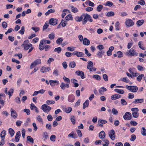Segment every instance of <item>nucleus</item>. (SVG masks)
<instances>
[{
	"instance_id": "nucleus-7",
	"label": "nucleus",
	"mask_w": 146,
	"mask_h": 146,
	"mask_svg": "<svg viewBox=\"0 0 146 146\" xmlns=\"http://www.w3.org/2000/svg\"><path fill=\"white\" fill-rule=\"evenodd\" d=\"M123 117L125 120H129L131 118V114L130 112H126L123 115Z\"/></svg>"
},
{
	"instance_id": "nucleus-2",
	"label": "nucleus",
	"mask_w": 146,
	"mask_h": 146,
	"mask_svg": "<svg viewBox=\"0 0 146 146\" xmlns=\"http://www.w3.org/2000/svg\"><path fill=\"white\" fill-rule=\"evenodd\" d=\"M41 109L46 113H48L51 110V108L46 104H44L41 106Z\"/></svg>"
},
{
	"instance_id": "nucleus-28",
	"label": "nucleus",
	"mask_w": 146,
	"mask_h": 146,
	"mask_svg": "<svg viewBox=\"0 0 146 146\" xmlns=\"http://www.w3.org/2000/svg\"><path fill=\"white\" fill-rule=\"evenodd\" d=\"M114 91L118 93L121 94H123L124 93V91L122 90H119L116 89L114 90Z\"/></svg>"
},
{
	"instance_id": "nucleus-8",
	"label": "nucleus",
	"mask_w": 146,
	"mask_h": 146,
	"mask_svg": "<svg viewBox=\"0 0 146 146\" xmlns=\"http://www.w3.org/2000/svg\"><path fill=\"white\" fill-rule=\"evenodd\" d=\"M125 25L127 27H131L134 25L133 21L131 19H129L126 20L125 22Z\"/></svg>"
},
{
	"instance_id": "nucleus-24",
	"label": "nucleus",
	"mask_w": 146,
	"mask_h": 146,
	"mask_svg": "<svg viewBox=\"0 0 146 146\" xmlns=\"http://www.w3.org/2000/svg\"><path fill=\"white\" fill-rule=\"evenodd\" d=\"M87 68L89 69L91 67H92L94 66L93 63L91 61H89L88 62Z\"/></svg>"
},
{
	"instance_id": "nucleus-3",
	"label": "nucleus",
	"mask_w": 146,
	"mask_h": 146,
	"mask_svg": "<svg viewBox=\"0 0 146 146\" xmlns=\"http://www.w3.org/2000/svg\"><path fill=\"white\" fill-rule=\"evenodd\" d=\"M126 88L133 92H136L138 90V88L136 86H128L127 85Z\"/></svg>"
},
{
	"instance_id": "nucleus-49",
	"label": "nucleus",
	"mask_w": 146,
	"mask_h": 146,
	"mask_svg": "<svg viewBox=\"0 0 146 146\" xmlns=\"http://www.w3.org/2000/svg\"><path fill=\"white\" fill-rule=\"evenodd\" d=\"M50 139L52 141H55L56 140V136L54 135H52L50 136Z\"/></svg>"
},
{
	"instance_id": "nucleus-17",
	"label": "nucleus",
	"mask_w": 146,
	"mask_h": 146,
	"mask_svg": "<svg viewBox=\"0 0 146 146\" xmlns=\"http://www.w3.org/2000/svg\"><path fill=\"white\" fill-rule=\"evenodd\" d=\"M49 83L51 86H54L56 84V83L57 84H59V81L56 80H49Z\"/></svg>"
},
{
	"instance_id": "nucleus-27",
	"label": "nucleus",
	"mask_w": 146,
	"mask_h": 146,
	"mask_svg": "<svg viewBox=\"0 0 146 146\" xmlns=\"http://www.w3.org/2000/svg\"><path fill=\"white\" fill-rule=\"evenodd\" d=\"M72 15L70 14H69L67 15L65 18V20L66 21H68L70 20H72Z\"/></svg>"
},
{
	"instance_id": "nucleus-41",
	"label": "nucleus",
	"mask_w": 146,
	"mask_h": 146,
	"mask_svg": "<svg viewBox=\"0 0 146 146\" xmlns=\"http://www.w3.org/2000/svg\"><path fill=\"white\" fill-rule=\"evenodd\" d=\"M46 103V104L49 105L50 104H53L55 103V102L53 100H47Z\"/></svg>"
},
{
	"instance_id": "nucleus-43",
	"label": "nucleus",
	"mask_w": 146,
	"mask_h": 146,
	"mask_svg": "<svg viewBox=\"0 0 146 146\" xmlns=\"http://www.w3.org/2000/svg\"><path fill=\"white\" fill-rule=\"evenodd\" d=\"M49 24L47 22H46L44 25L43 27V30L44 31L47 29L49 26Z\"/></svg>"
},
{
	"instance_id": "nucleus-54",
	"label": "nucleus",
	"mask_w": 146,
	"mask_h": 146,
	"mask_svg": "<svg viewBox=\"0 0 146 146\" xmlns=\"http://www.w3.org/2000/svg\"><path fill=\"white\" fill-rule=\"evenodd\" d=\"M121 80L125 82L128 83L129 82V80L127 77H124Z\"/></svg>"
},
{
	"instance_id": "nucleus-42",
	"label": "nucleus",
	"mask_w": 146,
	"mask_h": 146,
	"mask_svg": "<svg viewBox=\"0 0 146 146\" xmlns=\"http://www.w3.org/2000/svg\"><path fill=\"white\" fill-rule=\"evenodd\" d=\"M37 120L39 122H41V123H42L43 124V121L40 115H38L36 117Z\"/></svg>"
},
{
	"instance_id": "nucleus-21",
	"label": "nucleus",
	"mask_w": 146,
	"mask_h": 146,
	"mask_svg": "<svg viewBox=\"0 0 146 146\" xmlns=\"http://www.w3.org/2000/svg\"><path fill=\"white\" fill-rule=\"evenodd\" d=\"M32 46V44H31L29 43L24 45V46L22 47H24V50H28L30 47H31Z\"/></svg>"
},
{
	"instance_id": "nucleus-48",
	"label": "nucleus",
	"mask_w": 146,
	"mask_h": 146,
	"mask_svg": "<svg viewBox=\"0 0 146 146\" xmlns=\"http://www.w3.org/2000/svg\"><path fill=\"white\" fill-rule=\"evenodd\" d=\"M121 102L122 105H126L127 104V102L124 99H121Z\"/></svg>"
},
{
	"instance_id": "nucleus-57",
	"label": "nucleus",
	"mask_w": 146,
	"mask_h": 146,
	"mask_svg": "<svg viewBox=\"0 0 146 146\" xmlns=\"http://www.w3.org/2000/svg\"><path fill=\"white\" fill-rule=\"evenodd\" d=\"M136 138V136L135 135L132 134L131 135V137L130 139V140L131 141H134L135 139Z\"/></svg>"
},
{
	"instance_id": "nucleus-60",
	"label": "nucleus",
	"mask_w": 146,
	"mask_h": 146,
	"mask_svg": "<svg viewBox=\"0 0 146 146\" xmlns=\"http://www.w3.org/2000/svg\"><path fill=\"white\" fill-rule=\"evenodd\" d=\"M72 47L73 48H72L71 47H68L67 48V49L68 51H73L75 50V48L73 47Z\"/></svg>"
},
{
	"instance_id": "nucleus-15",
	"label": "nucleus",
	"mask_w": 146,
	"mask_h": 146,
	"mask_svg": "<svg viewBox=\"0 0 146 146\" xmlns=\"http://www.w3.org/2000/svg\"><path fill=\"white\" fill-rule=\"evenodd\" d=\"M121 97V95L117 94L112 96L111 97V99L112 100H114L120 98Z\"/></svg>"
},
{
	"instance_id": "nucleus-39",
	"label": "nucleus",
	"mask_w": 146,
	"mask_h": 146,
	"mask_svg": "<svg viewBox=\"0 0 146 146\" xmlns=\"http://www.w3.org/2000/svg\"><path fill=\"white\" fill-rule=\"evenodd\" d=\"M71 8L72 9L71 10L72 12L76 13L78 12V9L74 7L73 6H71Z\"/></svg>"
},
{
	"instance_id": "nucleus-30",
	"label": "nucleus",
	"mask_w": 146,
	"mask_h": 146,
	"mask_svg": "<svg viewBox=\"0 0 146 146\" xmlns=\"http://www.w3.org/2000/svg\"><path fill=\"white\" fill-rule=\"evenodd\" d=\"M9 132L11 136V137H13L15 133L14 131L12 128H10L9 129Z\"/></svg>"
},
{
	"instance_id": "nucleus-44",
	"label": "nucleus",
	"mask_w": 146,
	"mask_h": 146,
	"mask_svg": "<svg viewBox=\"0 0 146 146\" xmlns=\"http://www.w3.org/2000/svg\"><path fill=\"white\" fill-rule=\"evenodd\" d=\"M25 32V27L22 26L21 27V29L19 31V33L21 34L22 35Z\"/></svg>"
},
{
	"instance_id": "nucleus-40",
	"label": "nucleus",
	"mask_w": 146,
	"mask_h": 146,
	"mask_svg": "<svg viewBox=\"0 0 146 146\" xmlns=\"http://www.w3.org/2000/svg\"><path fill=\"white\" fill-rule=\"evenodd\" d=\"M14 90L13 89L11 88L8 92V94L9 96V98L12 96V94Z\"/></svg>"
},
{
	"instance_id": "nucleus-58",
	"label": "nucleus",
	"mask_w": 146,
	"mask_h": 146,
	"mask_svg": "<svg viewBox=\"0 0 146 146\" xmlns=\"http://www.w3.org/2000/svg\"><path fill=\"white\" fill-rule=\"evenodd\" d=\"M46 128L48 130H50L52 128L51 125L50 123H48L46 124Z\"/></svg>"
},
{
	"instance_id": "nucleus-10",
	"label": "nucleus",
	"mask_w": 146,
	"mask_h": 146,
	"mask_svg": "<svg viewBox=\"0 0 146 146\" xmlns=\"http://www.w3.org/2000/svg\"><path fill=\"white\" fill-rule=\"evenodd\" d=\"M58 20L55 19L51 18L49 21L50 24L53 25H56L58 23Z\"/></svg>"
},
{
	"instance_id": "nucleus-47",
	"label": "nucleus",
	"mask_w": 146,
	"mask_h": 146,
	"mask_svg": "<svg viewBox=\"0 0 146 146\" xmlns=\"http://www.w3.org/2000/svg\"><path fill=\"white\" fill-rule=\"evenodd\" d=\"M119 23L118 21H117L115 23V30L117 31H118L119 30Z\"/></svg>"
},
{
	"instance_id": "nucleus-35",
	"label": "nucleus",
	"mask_w": 146,
	"mask_h": 146,
	"mask_svg": "<svg viewBox=\"0 0 146 146\" xmlns=\"http://www.w3.org/2000/svg\"><path fill=\"white\" fill-rule=\"evenodd\" d=\"M27 139L28 141H29L31 142L32 143H34V140L30 136H29L27 137Z\"/></svg>"
},
{
	"instance_id": "nucleus-6",
	"label": "nucleus",
	"mask_w": 146,
	"mask_h": 146,
	"mask_svg": "<svg viewBox=\"0 0 146 146\" xmlns=\"http://www.w3.org/2000/svg\"><path fill=\"white\" fill-rule=\"evenodd\" d=\"M128 53L129 55H131L133 56H137L138 54V53L135 52V50L133 48H131L129 51V52Z\"/></svg>"
},
{
	"instance_id": "nucleus-14",
	"label": "nucleus",
	"mask_w": 146,
	"mask_h": 146,
	"mask_svg": "<svg viewBox=\"0 0 146 146\" xmlns=\"http://www.w3.org/2000/svg\"><path fill=\"white\" fill-rule=\"evenodd\" d=\"M21 136V132L20 131H18L17 133L15 136V141L16 142H18L19 140V137Z\"/></svg>"
},
{
	"instance_id": "nucleus-32",
	"label": "nucleus",
	"mask_w": 146,
	"mask_h": 146,
	"mask_svg": "<svg viewBox=\"0 0 146 146\" xmlns=\"http://www.w3.org/2000/svg\"><path fill=\"white\" fill-rule=\"evenodd\" d=\"M72 111V108L71 107H68L65 109V111L67 113H70Z\"/></svg>"
},
{
	"instance_id": "nucleus-46",
	"label": "nucleus",
	"mask_w": 146,
	"mask_h": 146,
	"mask_svg": "<svg viewBox=\"0 0 146 146\" xmlns=\"http://www.w3.org/2000/svg\"><path fill=\"white\" fill-rule=\"evenodd\" d=\"M106 6H108L109 7H111L113 5V3L110 1H108L107 2L106 4L105 5Z\"/></svg>"
},
{
	"instance_id": "nucleus-38",
	"label": "nucleus",
	"mask_w": 146,
	"mask_h": 146,
	"mask_svg": "<svg viewBox=\"0 0 146 146\" xmlns=\"http://www.w3.org/2000/svg\"><path fill=\"white\" fill-rule=\"evenodd\" d=\"M144 76V75L143 74H141L137 77V80L139 82H140L142 79V77H143Z\"/></svg>"
},
{
	"instance_id": "nucleus-29",
	"label": "nucleus",
	"mask_w": 146,
	"mask_h": 146,
	"mask_svg": "<svg viewBox=\"0 0 146 146\" xmlns=\"http://www.w3.org/2000/svg\"><path fill=\"white\" fill-rule=\"evenodd\" d=\"M48 38L50 40H53L55 36V34L54 33H52L49 34L48 35Z\"/></svg>"
},
{
	"instance_id": "nucleus-12",
	"label": "nucleus",
	"mask_w": 146,
	"mask_h": 146,
	"mask_svg": "<svg viewBox=\"0 0 146 146\" xmlns=\"http://www.w3.org/2000/svg\"><path fill=\"white\" fill-rule=\"evenodd\" d=\"M11 116L14 119L16 118L18 115L16 111L12 108L11 109Z\"/></svg>"
},
{
	"instance_id": "nucleus-9",
	"label": "nucleus",
	"mask_w": 146,
	"mask_h": 146,
	"mask_svg": "<svg viewBox=\"0 0 146 146\" xmlns=\"http://www.w3.org/2000/svg\"><path fill=\"white\" fill-rule=\"evenodd\" d=\"M75 73L77 75L80 76L82 79L85 78L84 76V74L83 72L81 71L78 70L76 71Z\"/></svg>"
},
{
	"instance_id": "nucleus-5",
	"label": "nucleus",
	"mask_w": 146,
	"mask_h": 146,
	"mask_svg": "<svg viewBox=\"0 0 146 146\" xmlns=\"http://www.w3.org/2000/svg\"><path fill=\"white\" fill-rule=\"evenodd\" d=\"M111 139L114 140L116 136L115 133L114 131L113 130H111L108 133Z\"/></svg>"
},
{
	"instance_id": "nucleus-50",
	"label": "nucleus",
	"mask_w": 146,
	"mask_h": 146,
	"mask_svg": "<svg viewBox=\"0 0 146 146\" xmlns=\"http://www.w3.org/2000/svg\"><path fill=\"white\" fill-rule=\"evenodd\" d=\"M70 120L73 124L75 123V119L74 116H72L70 118Z\"/></svg>"
},
{
	"instance_id": "nucleus-34",
	"label": "nucleus",
	"mask_w": 146,
	"mask_h": 146,
	"mask_svg": "<svg viewBox=\"0 0 146 146\" xmlns=\"http://www.w3.org/2000/svg\"><path fill=\"white\" fill-rule=\"evenodd\" d=\"M107 91V89L104 88V87H102L101 88H100L99 91L100 94H102V93L103 92H105Z\"/></svg>"
},
{
	"instance_id": "nucleus-23",
	"label": "nucleus",
	"mask_w": 146,
	"mask_h": 146,
	"mask_svg": "<svg viewBox=\"0 0 146 146\" xmlns=\"http://www.w3.org/2000/svg\"><path fill=\"white\" fill-rule=\"evenodd\" d=\"M48 69H49L50 70L49 68H46L43 67L41 69L40 71L41 72L44 73L47 72H48L49 71Z\"/></svg>"
},
{
	"instance_id": "nucleus-26",
	"label": "nucleus",
	"mask_w": 146,
	"mask_h": 146,
	"mask_svg": "<svg viewBox=\"0 0 146 146\" xmlns=\"http://www.w3.org/2000/svg\"><path fill=\"white\" fill-rule=\"evenodd\" d=\"M69 66L71 68H74L76 66V63L74 61L71 62H70Z\"/></svg>"
},
{
	"instance_id": "nucleus-64",
	"label": "nucleus",
	"mask_w": 146,
	"mask_h": 146,
	"mask_svg": "<svg viewBox=\"0 0 146 146\" xmlns=\"http://www.w3.org/2000/svg\"><path fill=\"white\" fill-rule=\"evenodd\" d=\"M15 102H16L18 104H20L21 103V100L20 98L18 97H17L15 99Z\"/></svg>"
},
{
	"instance_id": "nucleus-13",
	"label": "nucleus",
	"mask_w": 146,
	"mask_h": 146,
	"mask_svg": "<svg viewBox=\"0 0 146 146\" xmlns=\"http://www.w3.org/2000/svg\"><path fill=\"white\" fill-rule=\"evenodd\" d=\"M6 135V131L5 130L3 131L1 133V137L2 138V141H3V144H4V140L5 136Z\"/></svg>"
},
{
	"instance_id": "nucleus-25",
	"label": "nucleus",
	"mask_w": 146,
	"mask_h": 146,
	"mask_svg": "<svg viewBox=\"0 0 146 146\" xmlns=\"http://www.w3.org/2000/svg\"><path fill=\"white\" fill-rule=\"evenodd\" d=\"M89 101L87 100H86L83 104V109H85L87 107H88L89 105Z\"/></svg>"
},
{
	"instance_id": "nucleus-16",
	"label": "nucleus",
	"mask_w": 146,
	"mask_h": 146,
	"mask_svg": "<svg viewBox=\"0 0 146 146\" xmlns=\"http://www.w3.org/2000/svg\"><path fill=\"white\" fill-rule=\"evenodd\" d=\"M143 102V99H135L133 103L134 104H136L139 103H141Z\"/></svg>"
},
{
	"instance_id": "nucleus-56",
	"label": "nucleus",
	"mask_w": 146,
	"mask_h": 146,
	"mask_svg": "<svg viewBox=\"0 0 146 146\" xmlns=\"http://www.w3.org/2000/svg\"><path fill=\"white\" fill-rule=\"evenodd\" d=\"M31 29L36 33L40 30V29L39 27H32Z\"/></svg>"
},
{
	"instance_id": "nucleus-37",
	"label": "nucleus",
	"mask_w": 146,
	"mask_h": 146,
	"mask_svg": "<svg viewBox=\"0 0 146 146\" xmlns=\"http://www.w3.org/2000/svg\"><path fill=\"white\" fill-rule=\"evenodd\" d=\"M93 78H94L98 80H101V78L99 75H94L93 76Z\"/></svg>"
},
{
	"instance_id": "nucleus-62",
	"label": "nucleus",
	"mask_w": 146,
	"mask_h": 146,
	"mask_svg": "<svg viewBox=\"0 0 146 146\" xmlns=\"http://www.w3.org/2000/svg\"><path fill=\"white\" fill-rule=\"evenodd\" d=\"M63 79L68 84L70 83V80L68 78H67L65 76H64L63 77Z\"/></svg>"
},
{
	"instance_id": "nucleus-20",
	"label": "nucleus",
	"mask_w": 146,
	"mask_h": 146,
	"mask_svg": "<svg viewBox=\"0 0 146 146\" xmlns=\"http://www.w3.org/2000/svg\"><path fill=\"white\" fill-rule=\"evenodd\" d=\"M74 96L72 95H70L68 97V100L70 102H74Z\"/></svg>"
},
{
	"instance_id": "nucleus-61",
	"label": "nucleus",
	"mask_w": 146,
	"mask_h": 146,
	"mask_svg": "<svg viewBox=\"0 0 146 146\" xmlns=\"http://www.w3.org/2000/svg\"><path fill=\"white\" fill-rule=\"evenodd\" d=\"M84 55V54L82 52H78L76 56L78 57H81L83 56Z\"/></svg>"
},
{
	"instance_id": "nucleus-36",
	"label": "nucleus",
	"mask_w": 146,
	"mask_h": 146,
	"mask_svg": "<svg viewBox=\"0 0 146 146\" xmlns=\"http://www.w3.org/2000/svg\"><path fill=\"white\" fill-rule=\"evenodd\" d=\"M62 49L61 47H58L55 48L54 51L55 52H57L58 53H59L61 52Z\"/></svg>"
},
{
	"instance_id": "nucleus-1",
	"label": "nucleus",
	"mask_w": 146,
	"mask_h": 146,
	"mask_svg": "<svg viewBox=\"0 0 146 146\" xmlns=\"http://www.w3.org/2000/svg\"><path fill=\"white\" fill-rule=\"evenodd\" d=\"M93 20L91 16L88 14H85V16L82 20V24L85 25L87 21L90 22H93Z\"/></svg>"
},
{
	"instance_id": "nucleus-52",
	"label": "nucleus",
	"mask_w": 146,
	"mask_h": 146,
	"mask_svg": "<svg viewBox=\"0 0 146 146\" xmlns=\"http://www.w3.org/2000/svg\"><path fill=\"white\" fill-rule=\"evenodd\" d=\"M117 54L118 57L119 58L122 57L123 56V53L120 51H118Z\"/></svg>"
},
{
	"instance_id": "nucleus-53",
	"label": "nucleus",
	"mask_w": 146,
	"mask_h": 146,
	"mask_svg": "<svg viewBox=\"0 0 146 146\" xmlns=\"http://www.w3.org/2000/svg\"><path fill=\"white\" fill-rule=\"evenodd\" d=\"M103 8V6L102 5H100L97 7V10L98 12H100Z\"/></svg>"
},
{
	"instance_id": "nucleus-59",
	"label": "nucleus",
	"mask_w": 146,
	"mask_h": 146,
	"mask_svg": "<svg viewBox=\"0 0 146 146\" xmlns=\"http://www.w3.org/2000/svg\"><path fill=\"white\" fill-rule=\"evenodd\" d=\"M2 25L4 29H5L7 26V24L6 22L4 21L2 23Z\"/></svg>"
},
{
	"instance_id": "nucleus-4",
	"label": "nucleus",
	"mask_w": 146,
	"mask_h": 146,
	"mask_svg": "<svg viewBox=\"0 0 146 146\" xmlns=\"http://www.w3.org/2000/svg\"><path fill=\"white\" fill-rule=\"evenodd\" d=\"M40 63L41 60L40 59H38L36 60L31 64L30 66V69H32L34 67Z\"/></svg>"
},
{
	"instance_id": "nucleus-45",
	"label": "nucleus",
	"mask_w": 146,
	"mask_h": 146,
	"mask_svg": "<svg viewBox=\"0 0 146 146\" xmlns=\"http://www.w3.org/2000/svg\"><path fill=\"white\" fill-rule=\"evenodd\" d=\"M139 113L137 112H133L132 113L133 117L135 118H137L139 116Z\"/></svg>"
},
{
	"instance_id": "nucleus-51",
	"label": "nucleus",
	"mask_w": 146,
	"mask_h": 146,
	"mask_svg": "<svg viewBox=\"0 0 146 146\" xmlns=\"http://www.w3.org/2000/svg\"><path fill=\"white\" fill-rule=\"evenodd\" d=\"M112 112L113 114L115 115H117L118 113L117 110L114 108L112 110Z\"/></svg>"
},
{
	"instance_id": "nucleus-55",
	"label": "nucleus",
	"mask_w": 146,
	"mask_h": 146,
	"mask_svg": "<svg viewBox=\"0 0 146 146\" xmlns=\"http://www.w3.org/2000/svg\"><path fill=\"white\" fill-rule=\"evenodd\" d=\"M63 41V39L61 38H58L56 40V43L57 44H59L62 42Z\"/></svg>"
},
{
	"instance_id": "nucleus-63",
	"label": "nucleus",
	"mask_w": 146,
	"mask_h": 146,
	"mask_svg": "<svg viewBox=\"0 0 146 146\" xmlns=\"http://www.w3.org/2000/svg\"><path fill=\"white\" fill-rule=\"evenodd\" d=\"M103 78L106 81H108V76L106 74H103Z\"/></svg>"
},
{
	"instance_id": "nucleus-19",
	"label": "nucleus",
	"mask_w": 146,
	"mask_h": 146,
	"mask_svg": "<svg viewBox=\"0 0 146 146\" xmlns=\"http://www.w3.org/2000/svg\"><path fill=\"white\" fill-rule=\"evenodd\" d=\"M106 135L105 132L103 131H101L99 134V137L100 139H104Z\"/></svg>"
},
{
	"instance_id": "nucleus-22",
	"label": "nucleus",
	"mask_w": 146,
	"mask_h": 146,
	"mask_svg": "<svg viewBox=\"0 0 146 146\" xmlns=\"http://www.w3.org/2000/svg\"><path fill=\"white\" fill-rule=\"evenodd\" d=\"M144 23V20L142 19L136 22V24L138 27H139L142 25Z\"/></svg>"
},
{
	"instance_id": "nucleus-11",
	"label": "nucleus",
	"mask_w": 146,
	"mask_h": 146,
	"mask_svg": "<svg viewBox=\"0 0 146 146\" xmlns=\"http://www.w3.org/2000/svg\"><path fill=\"white\" fill-rule=\"evenodd\" d=\"M60 87L62 90H64L66 88H68L69 87V85L68 83L65 84L63 82L61 83Z\"/></svg>"
},
{
	"instance_id": "nucleus-31",
	"label": "nucleus",
	"mask_w": 146,
	"mask_h": 146,
	"mask_svg": "<svg viewBox=\"0 0 146 146\" xmlns=\"http://www.w3.org/2000/svg\"><path fill=\"white\" fill-rule=\"evenodd\" d=\"M141 133L143 136H146V129L144 127H143L141 130Z\"/></svg>"
},
{
	"instance_id": "nucleus-33",
	"label": "nucleus",
	"mask_w": 146,
	"mask_h": 146,
	"mask_svg": "<svg viewBox=\"0 0 146 146\" xmlns=\"http://www.w3.org/2000/svg\"><path fill=\"white\" fill-rule=\"evenodd\" d=\"M115 15L113 11L108 12L106 14V16L108 17L113 16Z\"/></svg>"
},
{
	"instance_id": "nucleus-18",
	"label": "nucleus",
	"mask_w": 146,
	"mask_h": 146,
	"mask_svg": "<svg viewBox=\"0 0 146 146\" xmlns=\"http://www.w3.org/2000/svg\"><path fill=\"white\" fill-rule=\"evenodd\" d=\"M83 43L84 45H88L90 44V41L87 38H84L83 40Z\"/></svg>"
}]
</instances>
